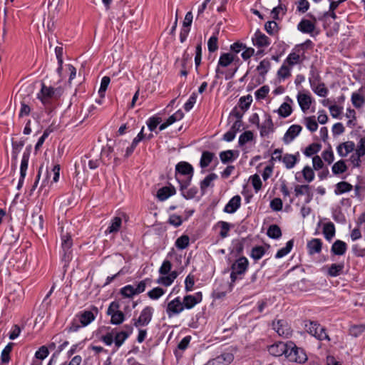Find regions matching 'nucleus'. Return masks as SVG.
<instances>
[{
    "mask_svg": "<svg viewBox=\"0 0 365 365\" xmlns=\"http://www.w3.org/2000/svg\"><path fill=\"white\" fill-rule=\"evenodd\" d=\"M183 304L181 302L180 297H176L170 301L167 306L166 312L169 317L178 315L184 309Z\"/></svg>",
    "mask_w": 365,
    "mask_h": 365,
    "instance_id": "obj_9",
    "label": "nucleus"
},
{
    "mask_svg": "<svg viewBox=\"0 0 365 365\" xmlns=\"http://www.w3.org/2000/svg\"><path fill=\"white\" fill-rule=\"evenodd\" d=\"M190 182L186 181L184 184H182L180 186V190L182 192V195L186 199H192L195 197L197 193V189L196 187H192L190 189H187V186L189 185Z\"/></svg>",
    "mask_w": 365,
    "mask_h": 365,
    "instance_id": "obj_33",
    "label": "nucleus"
},
{
    "mask_svg": "<svg viewBox=\"0 0 365 365\" xmlns=\"http://www.w3.org/2000/svg\"><path fill=\"white\" fill-rule=\"evenodd\" d=\"M265 253V250L262 246L255 247L252 249L251 257L255 260L261 259Z\"/></svg>",
    "mask_w": 365,
    "mask_h": 365,
    "instance_id": "obj_53",
    "label": "nucleus"
},
{
    "mask_svg": "<svg viewBox=\"0 0 365 365\" xmlns=\"http://www.w3.org/2000/svg\"><path fill=\"white\" fill-rule=\"evenodd\" d=\"M267 234L270 238L279 239L282 236V231L278 225H272L269 227Z\"/></svg>",
    "mask_w": 365,
    "mask_h": 365,
    "instance_id": "obj_43",
    "label": "nucleus"
},
{
    "mask_svg": "<svg viewBox=\"0 0 365 365\" xmlns=\"http://www.w3.org/2000/svg\"><path fill=\"white\" fill-rule=\"evenodd\" d=\"M184 117V113L181 110H178L174 114L170 115L166 120L167 125H172L175 122L181 120Z\"/></svg>",
    "mask_w": 365,
    "mask_h": 365,
    "instance_id": "obj_64",
    "label": "nucleus"
},
{
    "mask_svg": "<svg viewBox=\"0 0 365 365\" xmlns=\"http://www.w3.org/2000/svg\"><path fill=\"white\" fill-rule=\"evenodd\" d=\"M23 141H15L12 143V158L14 160H17L18 155L24 147Z\"/></svg>",
    "mask_w": 365,
    "mask_h": 365,
    "instance_id": "obj_52",
    "label": "nucleus"
},
{
    "mask_svg": "<svg viewBox=\"0 0 365 365\" xmlns=\"http://www.w3.org/2000/svg\"><path fill=\"white\" fill-rule=\"evenodd\" d=\"M217 178V175L215 173H210L200 182V190L202 194L206 192L207 188L212 187L214 185L213 182Z\"/></svg>",
    "mask_w": 365,
    "mask_h": 365,
    "instance_id": "obj_29",
    "label": "nucleus"
},
{
    "mask_svg": "<svg viewBox=\"0 0 365 365\" xmlns=\"http://www.w3.org/2000/svg\"><path fill=\"white\" fill-rule=\"evenodd\" d=\"M332 172L335 175H339L346 171L347 167L344 160H339L332 166Z\"/></svg>",
    "mask_w": 365,
    "mask_h": 365,
    "instance_id": "obj_48",
    "label": "nucleus"
},
{
    "mask_svg": "<svg viewBox=\"0 0 365 365\" xmlns=\"http://www.w3.org/2000/svg\"><path fill=\"white\" fill-rule=\"evenodd\" d=\"M120 294L125 297H132L136 295L135 287L133 285H126L120 289Z\"/></svg>",
    "mask_w": 365,
    "mask_h": 365,
    "instance_id": "obj_56",
    "label": "nucleus"
},
{
    "mask_svg": "<svg viewBox=\"0 0 365 365\" xmlns=\"http://www.w3.org/2000/svg\"><path fill=\"white\" fill-rule=\"evenodd\" d=\"M122 225V219L120 217H115L111 220L110 225L105 231L106 235L116 233L119 231Z\"/></svg>",
    "mask_w": 365,
    "mask_h": 365,
    "instance_id": "obj_34",
    "label": "nucleus"
},
{
    "mask_svg": "<svg viewBox=\"0 0 365 365\" xmlns=\"http://www.w3.org/2000/svg\"><path fill=\"white\" fill-rule=\"evenodd\" d=\"M335 226L333 222L325 223L323 226V234L327 240L331 241L335 235Z\"/></svg>",
    "mask_w": 365,
    "mask_h": 365,
    "instance_id": "obj_38",
    "label": "nucleus"
},
{
    "mask_svg": "<svg viewBox=\"0 0 365 365\" xmlns=\"http://www.w3.org/2000/svg\"><path fill=\"white\" fill-rule=\"evenodd\" d=\"M344 268V263L340 262L338 264L334 263L328 268L327 274L329 276L335 277L341 275L343 273Z\"/></svg>",
    "mask_w": 365,
    "mask_h": 365,
    "instance_id": "obj_32",
    "label": "nucleus"
},
{
    "mask_svg": "<svg viewBox=\"0 0 365 365\" xmlns=\"http://www.w3.org/2000/svg\"><path fill=\"white\" fill-rule=\"evenodd\" d=\"M302 173L304 180L307 182H311L314 179V172L311 167L305 166Z\"/></svg>",
    "mask_w": 365,
    "mask_h": 365,
    "instance_id": "obj_51",
    "label": "nucleus"
},
{
    "mask_svg": "<svg viewBox=\"0 0 365 365\" xmlns=\"http://www.w3.org/2000/svg\"><path fill=\"white\" fill-rule=\"evenodd\" d=\"M259 133L261 137H267L270 133L274 132V127L272 118L269 114L264 113V120L262 124H259Z\"/></svg>",
    "mask_w": 365,
    "mask_h": 365,
    "instance_id": "obj_11",
    "label": "nucleus"
},
{
    "mask_svg": "<svg viewBox=\"0 0 365 365\" xmlns=\"http://www.w3.org/2000/svg\"><path fill=\"white\" fill-rule=\"evenodd\" d=\"M307 247L309 255L319 254L322 251V242L320 239L314 238L307 242Z\"/></svg>",
    "mask_w": 365,
    "mask_h": 365,
    "instance_id": "obj_24",
    "label": "nucleus"
},
{
    "mask_svg": "<svg viewBox=\"0 0 365 365\" xmlns=\"http://www.w3.org/2000/svg\"><path fill=\"white\" fill-rule=\"evenodd\" d=\"M321 148L322 146L319 143H312L305 148L303 153L307 157H311L317 154L321 150Z\"/></svg>",
    "mask_w": 365,
    "mask_h": 365,
    "instance_id": "obj_45",
    "label": "nucleus"
},
{
    "mask_svg": "<svg viewBox=\"0 0 365 365\" xmlns=\"http://www.w3.org/2000/svg\"><path fill=\"white\" fill-rule=\"evenodd\" d=\"M304 123L307 128L311 132H314L318 128V124L314 115L305 117L304 118Z\"/></svg>",
    "mask_w": 365,
    "mask_h": 365,
    "instance_id": "obj_42",
    "label": "nucleus"
},
{
    "mask_svg": "<svg viewBox=\"0 0 365 365\" xmlns=\"http://www.w3.org/2000/svg\"><path fill=\"white\" fill-rule=\"evenodd\" d=\"M308 43H311V41L308 40L305 43L299 44L294 46L291 53L284 60L286 63L289 65L291 67L302 63L306 59L305 44Z\"/></svg>",
    "mask_w": 365,
    "mask_h": 365,
    "instance_id": "obj_2",
    "label": "nucleus"
},
{
    "mask_svg": "<svg viewBox=\"0 0 365 365\" xmlns=\"http://www.w3.org/2000/svg\"><path fill=\"white\" fill-rule=\"evenodd\" d=\"M218 38L216 35L212 36L207 41L208 51L211 53L216 51L218 49Z\"/></svg>",
    "mask_w": 365,
    "mask_h": 365,
    "instance_id": "obj_57",
    "label": "nucleus"
},
{
    "mask_svg": "<svg viewBox=\"0 0 365 365\" xmlns=\"http://www.w3.org/2000/svg\"><path fill=\"white\" fill-rule=\"evenodd\" d=\"M299 153L294 155L286 153L283 155L282 161L287 169L293 168L299 160Z\"/></svg>",
    "mask_w": 365,
    "mask_h": 365,
    "instance_id": "obj_26",
    "label": "nucleus"
},
{
    "mask_svg": "<svg viewBox=\"0 0 365 365\" xmlns=\"http://www.w3.org/2000/svg\"><path fill=\"white\" fill-rule=\"evenodd\" d=\"M252 42L255 46L259 48L266 47L269 45V38L259 30H257L252 37Z\"/></svg>",
    "mask_w": 365,
    "mask_h": 365,
    "instance_id": "obj_21",
    "label": "nucleus"
},
{
    "mask_svg": "<svg viewBox=\"0 0 365 365\" xmlns=\"http://www.w3.org/2000/svg\"><path fill=\"white\" fill-rule=\"evenodd\" d=\"M125 330L118 332L114 338V342L117 347H120L123 342L126 340V339L132 334L133 327L131 325H125Z\"/></svg>",
    "mask_w": 365,
    "mask_h": 365,
    "instance_id": "obj_14",
    "label": "nucleus"
},
{
    "mask_svg": "<svg viewBox=\"0 0 365 365\" xmlns=\"http://www.w3.org/2000/svg\"><path fill=\"white\" fill-rule=\"evenodd\" d=\"M164 294V289L160 287H155L148 292V295L151 299H158Z\"/></svg>",
    "mask_w": 365,
    "mask_h": 365,
    "instance_id": "obj_63",
    "label": "nucleus"
},
{
    "mask_svg": "<svg viewBox=\"0 0 365 365\" xmlns=\"http://www.w3.org/2000/svg\"><path fill=\"white\" fill-rule=\"evenodd\" d=\"M297 29L302 33L311 34L315 29V25L307 19L302 20L297 26Z\"/></svg>",
    "mask_w": 365,
    "mask_h": 365,
    "instance_id": "obj_31",
    "label": "nucleus"
},
{
    "mask_svg": "<svg viewBox=\"0 0 365 365\" xmlns=\"http://www.w3.org/2000/svg\"><path fill=\"white\" fill-rule=\"evenodd\" d=\"M292 67L283 62L282 65L277 71V77L279 80H285L291 76V71Z\"/></svg>",
    "mask_w": 365,
    "mask_h": 365,
    "instance_id": "obj_36",
    "label": "nucleus"
},
{
    "mask_svg": "<svg viewBox=\"0 0 365 365\" xmlns=\"http://www.w3.org/2000/svg\"><path fill=\"white\" fill-rule=\"evenodd\" d=\"M352 105L357 109L361 108L365 104V98L357 92H354L351 96Z\"/></svg>",
    "mask_w": 365,
    "mask_h": 365,
    "instance_id": "obj_39",
    "label": "nucleus"
},
{
    "mask_svg": "<svg viewBox=\"0 0 365 365\" xmlns=\"http://www.w3.org/2000/svg\"><path fill=\"white\" fill-rule=\"evenodd\" d=\"M355 148V144L352 141H346L340 143L337 148V153L341 157H346L351 153Z\"/></svg>",
    "mask_w": 365,
    "mask_h": 365,
    "instance_id": "obj_25",
    "label": "nucleus"
},
{
    "mask_svg": "<svg viewBox=\"0 0 365 365\" xmlns=\"http://www.w3.org/2000/svg\"><path fill=\"white\" fill-rule=\"evenodd\" d=\"M235 56L231 53H222L218 61V66L227 67L234 61Z\"/></svg>",
    "mask_w": 365,
    "mask_h": 365,
    "instance_id": "obj_41",
    "label": "nucleus"
},
{
    "mask_svg": "<svg viewBox=\"0 0 365 365\" xmlns=\"http://www.w3.org/2000/svg\"><path fill=\"white\" fill-rule=\"evenodd\" d=\"M201 292H197L194 295H187L183 298V306L186 309H191L202 301Z\"/></svg>",
    "mask_w": 365,
    "mask_h": 365,
    "instance_id": "obj_18",
    "label": "nucleus"
},
{
    "mask_svg": "<svg viewBox=\"0 0 365 365\" xmlns=\"http://www.w3.org/2000/svg\"><path fill=\"white\" fill-rule=\"evenodd\" d=\"M297 98L301 110L304 113L307 112L309 109L312 103V98L311 95L306 93H299Z\"/></svg>",
    "mask_w": 365,
    "mask_h": 365,
    "instance_id": "obj_13",
    "label": "nucleus"
},
{
    "mask_svg": "<svg viewBox=\"0 0 365 365\" xmlns=\"http://www.w3.org/2000/svg\"><path fill=\"white\" fill-rule=\"evenodd\" d=\"M292 112V106L287 103H283L277 110L279 116L287 118L291 115Z\"/></svg>",
    "mask_w": 365,
    "mask_h": 365,
    "instance_id": "obj_46",
    "label": "nucleus"
},
{
    "mask_svg": "<svg viewBox=\"0 0 365 365\" xmlns=\"http://www.w3.org/2000/svg\"><path fill=\"white\" fill-rule=\"evenodd\" d=\"M294 193L296 197L305 195L307 196L306 202L309 203L313 197L311 191V187L309 185H297L294 187Z\"/></svg>",
    "mask_w": 365,
    "mask_h": 365,
    "instance_id": "obj_20",
    "label": "nucleus"
},
{
    "mask_svg": "<svg viewBox=\"0 0 365 365\" xmlns=\"http://www.w3.org/2000/svg\"><path fill=\"white\" fill-rule=\"evenodd\" d=\"M305 330L312 336H314L317 339L322 340H327L329 341L330 339L329 335L326 332V329L322 327L317 322L313 321H306L304 324Z\"/></svg>",
    "mask_w": 365,
    "mask_h": 365,
    "instance_id": "obj_4",
    "label": "nucleus"
},
{
    "mask_svg": "<svg viewBox=\"0 0 365 365\" xmlns=\"http://www.w3.org/2000/svg\"><path fill=\"white\" fill-rule=\"evenodd\" d=\"M177 272L173 271L167 276L160 277L157 279V283L168 287L170 286L173 282V281L177 278Z\"/></svg>",
    "mask_w": 365,
    "mask_h": 365,
    "instance_id": "obj_37",
    "label": "nucleus"
},
{
    "mask_svg": "<svg viewBox=\"0 0 365 365\" xmlns=\"http://www.w3.org/2000/svg\"><path fill=\"white\" fill-rule=\"evenodd\" d=\"M248 264V260L245 257H240L232 264L230 274V278L232 282H235L240 275L243 274L246 272Z\"/></svg>",
    "mask_w": 365,
    "mask_h": 365,
    "instance_id": "obj_5",
    "label": "nucleus"
},
{
    "mask_svg": "<svg viewBox=\"0 0 365 365\" xmlns=\"http://www.w3.org/2000/svg\"><path fill=\"white\" fill-rule=\"evenodd\" d=\"M189 237L187 235H182L177 239L175 242V246L180 250L186 248L189 245Z\"/></svg>",
    "mask_w": 365,
    "mask_h": 365,
    "instance_id": "obj_58",
    "label": "nucleus"
},
{
    "mask_svg": "<svg viewBox=\"0 0 365 365\" xmlns=\"http://www.w3.org/2000/svg\"><path fill=\"white\" fill-rule=\"evenodd\" d=\"M220 158L223 163L232 161L234 160V153L231 150L222 151L220 153Z\"/></svg>",
    "mask_w": 365,
    "mask_h": 365,
    "instance_id": "obj_59",
    "label": "nucleus"
},
{
    "mask_svg": "<svg viewBox=\"0 0 365 365\" xmlns=\"http://www.w3.org/2000/svg\"><path fill=\"white\" fill-rule=\"evenodd\" d=\"M288 348L287 342H277L271 345L268 351L269 354L274 356H281L282 355L287 356Z\"/></svg>",
    "mask_w": 365,
    "mask_h": 365,
    "instance_id": "obj_12",
    "label": "nucleus"
},
{
    "mask_svg": "<svg viewBox=\"0 0 365 365\" xmlns=\"http://www.w3.org/2000/svg\"><path fill=\"white\" fill-rule=\"evenodd\" d=\"M110 317V323L115 325L120 324L125 320V314L121 311L114 313Z\"/></svg>",
    "mask_w": 365,
    "mask_h": 365,
    "instance_id": "obj_55",
    "label": "nucleus"
},
{
    "mask_svg": "<svg viewBox=\"0 0 365 365\" xmlns=\"http://www.w3.org/2000/svg\"><path fill=\"white\" fill-rule=\"evenodd\" d=\"M234 360V355L230 352H225L220 356L209 360L204 365H229Z\"/></svg>",
    "mask_w": 365,
    "mask_h": 365,
    "instance_id": "obj_10",
    "label": "nucleus"
},
{
    "mask_svg": "<svg viewBox=\"0 0 365 365\" xmlns=\"http://www.w3.org/2000/svg\"><path fill=\"white\" fill-rule=\"evenodd\" d=\"M63 90L61 87L53 88L47 86L42 83L40 92L37 94V98L46 106H49L53 100L61 97Z\"/></svg>",
    "mask_w": 365,
    "mask_h": 365,
    "instance_id": "obj_1",
    "label": "nucleus"
},
{
    "mask_svg": "<svg viewBox=\"0 0 365 365\" xmlns=\"http://www.w3.org/2000/svg\"><path fill=\"white\" fill-rule=\"evenodd\" d=\"M270 66L271 64L269 61L264 59L257 66V71H258L259 75L264 76L268 72Z\"/></svg>",
    "mask_w": 365,
    "mask_h": 365,
    "instance_id": "obj_50",
    "label": "nucleus"
},
{
    "mask_svg": "<svg viewBox=\"0 0 365 365\" xmlns=\"http://www.w3.org/2000/svg\"><path fill=\"white\" fill-rule=\"evenodd\" d=\"M19 233H15L14 230L11 228L9 230L5 231L2 236L1 240L7 244L12 245L16 242L19 239Z\"/></svg>",
    "mask_w": 365,
    "mask_h": 365,
    "instance_id": "obj_35",
    "label": "nucleus"
},
{
    "mask_svg": "<svg viewBox=\"0 0 365 365\" xmlns=\"http://www.w3.org/2000/svg\"><path fill=\"white\" fill-rule=\"evenodd\" d=\"M76 318L81 324L82 327H86L92 322L95 319L96 317L91 311L85 310L78 313L76 315Z\"/></svg>",
    "mask_w": 365,
    "mask_h": 365,
    "instance_id": "obj_23",
    "label": "nucleus"
},
{
    "mask_svg": "<svg viewBox=\"0 0 365 365\" xmlns=\"http://www.w3.org/2000/svg\"><path fill=\"white\" fill-rule=\"evenodd\" d=\"M214 157V154L209 151H205L202 153L200 165L202 168H206L212 162Z\"/></svg>",
    "mask_w": 365,
    "mask_h": 365,
    "instance_id": "obj_44",
    "label": "nucleus"
},
{
    "mask_svg": "<svg viewBox=\"0 0 365 365\" xmlns=\"http://www.w3.org/2000/svg\"><path fill=\"white\" fill-rule=\"evenodd\" d=\"M175 193V190L173 187L165 186L160 188L157 192V197L160 201L167 200L170 196Z\"/></svg>",
    "mask_w": 365,
    "mask_h": 365,
    "instance_id": "obj_28",
    "label": "nucleus"
},
{
    "mask_svg": "<svg viewBox=\"0 0 365 365\" xmlns=\"http://www.w3.org/2000/svg\"><path fill=\"white\" fill-rule=\"evenodd\" d=\"M31 227L36 234L43 235V218L41 215L33 214L31 216Z\"/></svg>",
    "mask_w": 365,
    "mask_h": 365,
    "instance_id": "obj_19",
    "label": "nucleus"
},
{
    "mask_svg": "<svg viewBox=\"0 0 365 365\" xmlns=\"http://www.w3.org/2000/svg\"><path fill=\"white\" fill-rule=\"evenodd\" d=\"M175 170L181 175L187 176V181L190 182L193 175V168L187 162H180L176 165Z\"/></svg>",
    "mask_w": 365,
    "mask_h": 365,
    "instance_id": "obj_17",
    "label": "nucleus"
},
{
    "mask_svg": "<svg viewBox=\"0 0 365 365\" xmlns=\"http://www.w3.org/2000/svg\"><path fill=\"white\" fill-rule=\"evenodd\" d=\"M217 226L221 228L220 232V235L222 238H225L228 236L229 231L230 230L231 225L230 223L224 221H220L217 223Z\"/></svg>",
    "mask_w": 365,
    "mask_h": 365,
    "instance_id": "obj_54",
    "label": "nucleus"
},
{
    "mask_svg": "<svg viewBox=\"0 0 365 365\" xmlns=\"http://www.w3.org/2000/svg\"><path fill=\"white\" fill-rule=\"evenodd\" d=\"M272 328L280 336L288 338L292 335V330L288 322L284 319L274 320Z\"/></svg>",
    "mask_w": 365,
    "mask_h": 365,
    "instance_id": "obj_7",
    "label": "nucleus"
},
{
    "mask_svg": "<svg viewBox=\"0 0 365 365\" xmlns=\"http://www.w3.org/2000/svg\"><path fill=\"white\" fill-rule=\"evenodd\" d=\"M241 205V197L240 195H235L232 197L224 208V212L227 213H234Z\"/></svg>",
    "mask_w": 365,
    "mask_h": 365,
    "instance_id": "obj_22",
    "label": "nucleus"
},
{
    "mask_svg": "<svg viewBox=\"0 0 365 365\" xmlns=\"http://www.w3.org/2000/svg\"><path fill=\"white\" fill-rule=\"evenodd\" d=\"M73 243L71 237L68 232H63L62 231L61 233V247L64 252L63 253V259L66 261H68L70 259L69 252L68 250L71 247Z\"/></svg>",
    "mask_w": 365,
    "mask_h": 365,
    "instance_id": "obj_15",
    "label": "nucleus"
},
{
    "mask_svg": "<svg viewBox=\"0 0 365 365\" xmlns=\"http://www.w3.org/2000/svg\"><path fill=\"white\" fill-rule=\"evenodd\" d=\"M365 331V324L353 325L349 329L350 334L357 337Z\"/></svg>",
    "mask_w": 365,
    "mask_h": 365,
    "instance_id": "obj_62",
    "label": "nucleus"
},
{
    "mask_svg": "<svg viewBox=\"0 0 365 365\" xmlns=\"http://www.w3.org/2000/svg\"><path fill=\"white\" fill-rule=\"evenodd\" d=\"M286 358L289 361L304 364L307 361V356L304 350L297 346L293 341H288L287 354Z\"/></svg>",
    "mask_w": 365,
    "mask_h": 365,
    "instance_id": "obj_3",
    "label": "nucleus"
},
{
    "mask_svg": "<svg viewBox=\"0 0 365 365\" xmlns=\"http://www.w3.org/2000/svg\"><path fill=\"white\" fill-rule=\"evenodd\" d=\"M127 146L128 142L124 140H118L114 143L113 145H109V151L113 152V158L116 165L121 157L125 158Z\"/></svg>",
    "mask_w": 365,
    "mask_h": 365,
    "instance_id": "obj_6",
    "label": "nucleus"
},
{
    "mask_svg": "<svg viewBox=\"0 0 365 365\" xmlns=\"http://www.w3.org/2000/svg\"><path fill=\"white\" fill-rule=\"evenodd\" d=\"M293 245H294L293 240H289L287 242L285 247H283L278 250V252H277V254L275 255V257L276 258H282V257L286 256L292 250Z\"/></svg>",
    "mask_w": 365,
    "mask_h": 365,
    "instance_id": "obj_47",
    "label": "nucleus"
},
{
    "mask_svg": "<svg viewBox=\"0 0 365 365\" xmlns=\"http://www.w3.org/2000/svg\"><path fill=\"white\" fill-rule=\"evenodd\" d=\"M346 244L340 240H337L333 243L331 248V252L335 255L341 256L346 253Z\"/></svg>",
    "mask_w": 365,
    "mask_h": 365,
    "instance_id": "obj_27",
    "label": "nucleus"
},
{
    "mask_svg": "<svg viewBox=\"0 0 365 365\" xmlns=\"http://www.w3.org/2000/svg\"><path fill=\"white\" fill-rule=\"evenodd\" d=\"M302 127L299 125H291L283 137V141L285 144L290 143L302 131Z\"/></svg>",
    "mask_w": 365,
    "mask_h": 365,
    "instance_id": "obj_16",
    "label": "nucleus"
},
{
    "mask_svg": "<svg viewBox=\"0 0 365 365\" xmlns=\"http://www.w3.org/2000/svg\"><path fill=\"white\" fill-rule=\"evenodd\" d=\"M140 136H136L133 140L130 145H128L126 147L125 158L129 157L138 145V144L141 141Z\"/></svg>",
    "mask_w": 365,
    "mask_h": 365,
    "instance_id": "obj_61",
    "label": "nucleus"
},
{
    "mask_svg": "<svg viewBox=\"0 0 365 365\" xmlns=\"http://www.w3.org/2000/svg\"><path fill=\"white\" fill-rule=\"evenodd\" d=\"M31 153V148H26L22 157L21 166H20V175L22 178H25L26 175V170L28 168V163Z\"/></svg>",
    "mask_w": 365,
    "mask_h": 365,
    "instance_id": "obj_30",
    "label": "nucleus"
},
{
    "mask_svg": "<svg viewBox=\"0 0 365 365\" xmlns=\"http://www.w3.org/2000/svg\"><path fill=\"white\" fill-rule=\"evenodd\" d=\"M322 155L328 164H331L334 162V156L331 145H329V148L323 151Z\"/></svg>",
    "mask_w": 365,
    "mask_h": 365,
    "instance_id": "obj_60",
    "label": "nucleus"
},
{
    "mask_svg": "<svg viewBox=\"0 0 365 365\" xmlns=\"http://www.w3.org/2000/svg\"><path fill=\"white\" fill-rule=\"evenodd\" d=\"M352 188L353 186L350 183L345 181H341L336 185L334 193L336 195H341L351 191Z\"/></svg>",
    "mask_w": 365,
    "mask_h": 365,
    "instance_id": "obj_40",
    "label": "nucleus"
},
{
    "mask_svg": "<svg viewBox=\"0 0 365 365\" xmlns=\"http://www.w3.org/2000/svg\"><path fill=\"white\" fill-rule=\"evenodd\" d=\"M254 139V134L251 130H247L242 133L239 137V145H244Z\"/></svg>",
    "mask_w": 365,
    "mask_h": 365,
    "instance_id": "obj_49",
    "label": "nucleus"
},
{
    "mask_svg": "<svg viewBox=\"0 0 365 365\" xmlns=\"http://www.w3.org/2000/svg\"><path fill=\"white\" fill-rule=\"evenodd\" d=\"M153 314V308L151 307H145L140 312L137 319H133V325L135 327L147 326L151 321Z\"/></svg>",
    "mask_w": 365,
    "mask_h": 365,
    "instance_id": "obj_8",
    "label": "nucleus"
}]
</instances>
